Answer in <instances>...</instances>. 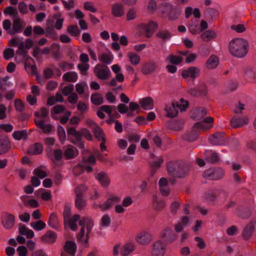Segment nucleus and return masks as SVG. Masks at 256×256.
<instances>
[{"label":"nucleus","instance_id":"f257e3e1","mask_svg":"<svg viewBox=\"0 0 256 256\" xmlns=\"http://www.w3.org/2000/svg\"><path fill=\"white\" fill-rule=\"evenodd\" d=\"M228 48L232 56L242 58L245 56L248 52V44L244 39L235 38L230 42Z\"/></svg>","mask_w":256,"mask_h":256},{"label":"nucleus","instance_id":"f03ea898","mask_svg":"<svg viewBox=\"0 0 256 256\" xmlns=\"http://www.w3.org/2000/svg\"><path fill=\"white\" fill-rule=\"evenodd\" d=\"M168 174L176 178H184L187 176L190 172L188 166L177 161H171L167 164Z\"/></svg>","mask_w":256,"mask_h":256},{"label":"nucleus","instance_id":"7ed1b4c3","mask_svg":"<svg viewBox=\"0 0 256 256\" xmlns=\"http://www.w3.org/2000/svg\"><path fill=\"white\" fill-rule=\"evenodd\" d=\"M82 226L78 240L84 244H87L88 241L89 234L91 232L94 226V222L90 218H82L78 222Z\"/></svg>","mask_w":256,"mask_h":256},{"label":"nucleus","instance_id":"20e7f679","mask_svg":"<svg viewBox=\"0 0 256 256\" xmlns=\"http://www.w3.org/2000/svg\"><path fill=\"white\" fill-rule=\"evenodd\" d=\"M48 109L46 107H42L40 111L34 112V116L36 117V118L34 120L36 125L45 134L50 133L52 131V126L50 124H46L44 120L38 118H45L48 116Z\"/></svg>","mask_w":256,"mask_h":256},{"label":"nucleus","instance_id":"39448f33","mask_svg":"<svg viewBox=\"0 0 256 256\" xmlns=\"http://www.w3.org/2000/svg\"><path fill=\"white\" fill-rule=\"evenodd\" d=\"M188 106V102L183 98L180 99V103L174 102L171 104H166L164 108L166 116L170 118H174L177 116L178 110L181 112L185 111Z\"/></svg>","mask_w":256,"mask_h":256},{"label":"nucleus","instance_id":"423d86ee","mask_svg":"<svg viewBox=\"0 0 256 256\" xmlns=\"http://www.w3.org/2000/svg\"><path fill=\"white\" fill-rule=\"evenodd\" d=\"M224 171L220 168H210L203 173V177L210 180H218L224 176Z\"/></svg>","mask_w":256,"mask_h":256},{"label":"nucleus","instance_id":"0eeeda50","mask_svg":"<svg viewBox=\"0 0 256 256\" xmlns=\"http://www.w3.org/2000/svg\"><path fill=\"white\" fill-rule=\"evenodd\" d=\"M212 128V125H208L204 122L200 121L194 124L193 127L192 132L188 136L186 140L190 142H193L196 140L198 137V134L194 132L196 129H200L202 130H208Z\"/></svg>","mask_w":256,"mask_h":256},{"label":"nucleus","instance_id":"6e6552de","mask_svg":"<svg viewBox=\"0 0 256 256\" xmlns=\"http://www.w3.org/2000/svg\"><path fill=\"white\" fill-rule=\"evenodd\" d=\"M2 226L6 229L12 228L15 224V216L8 212H3L1 216Z\"/></svg>","mask_w":256,"mask_h":256},{"label":"nucleus","instance_id":"1a4fd4ad","mask_svg":"<svg viewBox=\"0 0 256 256\" xmlns=\"http://www.w3.org/2000/svg\"><path fill=\"white\" fill-rule=\"evenodd\" d=\"M135 239L138 244L145 246L150 242L152 240V236L148 232L142 231L137 234Z\"/></svg>","mask_w":256,"mask_h":256},{"label":"nucleus","instance_id":"9d476101","mask_svg":"<svg viewBox=\"0 0 256 256\" xmlns=\"http://www.w3.org/2000/svg\"><path fill=\"white\" fill-rule=\"evenodd\" d=\"M26 24L23 20L18 17L12 20L11 36L20 33Z\"/></svg>","mask_w":256,"mask_h":256},{"label":"nucleus","instance_id":"9b49d317","mask_svg":"<svg viewBox=\"0 0 256 256\" xmlns=\"http://www.w3.org/2000/svg\"><path fill=\"white\" fill-rule=\"evenodd\" d=\"M139 26L144 31L147 38H150L157 29L158 24L156 22L150 21L148 24H142Z\"/></svg>","mask_w":256,"mask_h":256},{"label":"nucleus","instance_id":"f8f14e48","mask_svg":"<svg viewBox=\"0 0 256 256\" xmlns=\"http://www.w3.org/2000/svg\"><path fill=\"white\" fill-rule=\"evenodd\" d=\"M200 72V70L195 66H190L186 70H184L182 72V78H190L192 80H194L198 76Z\"/></svg>","mask_w":256,"mask_h":256},{"label":"nucleus","instance_id":"ddd939ff","mask_svg":"<svg viewBox=\"0 0 256 256\" xmlns=\"http://www.w3.org/2000/svg\"><path fill=\"white\" fill-rule=\"evenodd\" d=\"M165 247L162 242L158 240L154 242L152 246V256H163L165 254Z\"/></svg>","mask_w":256,"mask_h":256},{"label":"nucleus","instance_id":"4468645a","mask_svg":"<svg viewBox=\"0 0 256 256\" xmlns=\"http://www.w3.org/2000/svg\"><path fill=\"white\" fill-rule=\"evenodd\" d=\"M224 133L216 132L209 138L210 142L213 145H224L225 144Z\"/></svg>","mask_w":256,"mask_h":256},{"label":"nucleus","instance_id":"2eb2a0df","mask_svg":"<svg viewBox=\"0 0 256 256\" xmlns=\"http://www.w3.org/2000/svg\"><path fill=\"white\" fill-rule=\"evenodd\" d=\"M57 238L56 234L51 230L47 231L46 234L40 237V240L46 244H52L56 241Z\"/></svg>","mask_w":256,"mask_h":256},{"label":"nucleus","instance_id":"dca6fc26","mask_svg":"<svg viewBox=\"0 0 256 256\" xmlns=\"http://www.w3.org/2000/svg\"><path fill=\"white\" fill-rule=\"evenodd\" d=\"M164 6L166 10L164 11V12H166L168 10L170 11L168 16L169 20H174L179 17L180 12L176 8L173 9L171 4L168 3L165 4Z\"/></svg>","mask_w":256,"mask_h":256},{"label":"nucleus","instance_id":"f3484780","mask_svg":"<svg viewBox=\"0 0 256 256\" xmlns=\"http://www.w3.org/2000/svg\"><path fill=\"white\" fill-rule=\"evenodd\" d=\"M248 118L246 116L240 118H233L230 120V124L232 127L238 128L242 126L248 124Z\"/></svg>","mask_w":256,"mask_h":256},{"label":"nucleus","instance_id":"a211bd4d","mask_svg":"<svg viewBox=\"0 0 256 256\" xmlns=\"http://www.w3.org/2000/svg\"><path fill=\"white\" fill-rule=\"evenodd\" d=\"M34 63V60L31 58H27L24 63L26 70L28 74L32 75L36 74L37 73V68Z\"/></svg>","mask_w":256,"mask_h":256},{"label":"nucleus","instance_id":"6ab92c4d","mask_svg":"<svg viewBox=\"0 0 256 256\" xmlns=\"http://www.w3.org/2000/svg\"><path fill=\"white\" fill-rule=\"evenodd\" d=\"M162 238H164L168 242H172L176 238L177 236L172 229L168 228H166L162 233Z\"/></svg>","mask_w":256,"mask_h":256},{"label":"nucleus","instance_id":"aec40b11","mask_svg":"<svg viewBox=\"0 0 256 256\" xmlns=\"http://www.w3.org/2000/svg\"><path fill=\"white\" fill-rule=\"evenodd\" d=\"M9 79L8 76L0 78V94H3L12 86V84L8 81Z\"/></svg>","mask_w":256,"mask_h":256},{"label":"nucleus","instance_id":"412c9836","mask_svg":"<svg viewBox=\"0 0 256 256\" xmlns=\"http://www.w3.org/2000/svg\"><path fill=\"white\" fill-rule=\"evenodd\" d=\"M139 102L141 107L146 110H152L154 107V100L150 96L140 100Z\"/></svg>","mask_w":256,"mask_h":256},{"label":"nucleus","instance_id":"4be33fe9","mask_svg":"<svg viewBox=\"0 0 256 256\" xmlns=\"http://www.w3.org/2000/svg\"><path fill=\"white\" fill-rule=\"evenodd\" d=\"M136 248V246L133 242L126 244L120 249V254L122 256H128Z\"/></svg>","mask_w":256,"mask_h":256},{"label":"nucleus","instance_id":"5701e85b","mask_svg":"<svg viewBox=\"0 0 256 256\" xmlns=\"http://www.w3.org/2000/svg\"><path fill=\"white\" fill-rule=\"evenodd\" d=\"M124 14V6L120 3L114 4L112 7V14L115 17H121Z\"/></svg>","mask_w":256,"mask_h":256},{"label":"nucleus","instance_id":"b1692460","mask_svg":"<svg viewBox=\"0 0 256 256\" xmlns=\"http://www.w3.org/2000/svg\"><path fill=\"white\" fill-rule=\"evenodd\" d=\"M94 176L95 178L99 181L102 186L106 187L109 185L110 180L107 174L105 172H101L96 174H95Z\"/></svg>","mask_w":256,"mask_h":256},{"label":"nucleus","instance_id":"393cba45","mask_svg":"<svg viewBox=\"0 0 256 256\" xmlns=\"http://www.w3.org/2000/svg\"><path fill=\"white\" fill-rule=\"evenodd\" d=\"M94 72L96 74V76L101 80H106L109 76L110 74V71L108 66L100 69L96 68Z\"/></svg>","mask_w":256,"mask_h":256},{"label":"nucleus","instance_id":"a878e982","mask_svg":"<svg viewBox=\"0 0 256 256\" xmlns=\"http://www.w3.org/2000/svg\"><path fill=\"white\" fill-rule=\"evenodd\" d=\"M42 151L43 146L42 144L36 142L29 147L28 152L29 154L38 155L42 153Z\"/></svg>","mask_w":256,"mask_h":256},{"label":"nucleus","instance_id":"bb28decb","mask_svg":"<svg viewBox=\"0 0 256 256\" xmlns=\"http://www.w3.org/2000/svg\"><path fill=\"white\" fill-rule=\"evenodd\" d=\"M64 248L66 254L72 256H74L76 250V246L74 242L67 241L64 244Z\"/></svg>","mask_w":256,"mask_h":256},{"label":"nucleus","instance_id":"cd10ccee","mask_svg":"<svg viewBox=\"0 0 256 256\" xmlns=\"http://www.w3.org/2000/svg\"><path fill=\"white\" fill-rule=\"evenodd\" d=\"M158 68V65L154 62H148L142 67V72L144 74H148L154 72Z\"/></svg>","mask_w":256,"mask_h":256},{"label":"nucleus","instance_id":"c85d7f7f","mask_svg":"<svg viewBox=\"0 0 256 256\" xmlns=\"http://www.w3.org/2000/svg\"><path fill=\"white\" fill-rule=\"evenodd\" d=\"M78 154L77 149L72 146H69L64 152V156L66 160H70L76 157Z\"/></svg>","mask_w":256,"mask_h":256},{"label":"nucleus","instance_id":"c756f323","mask_svg":"<svg viewBox=\"0 0 256 256\" xmlns=\"http://www.w3.org/2000/svg\"><path fill=\"white\" fill-rule=\"evenodd\" d=\"M88 124L90 125H94V126L93 130V132L94 134V136L96 138H98V140L105 138H104V134L103 131L100 128L96 126V124L92 120H89Z\"/></svg>","mask_w":256,"mask_h":256},{"label":"nucleus","instance_id":"7c9ffc66","mask_svg":"<svg viewBox=\"0 0 256 256\" xmlns=\"http://www.w3.org/2000/svg\"><path fill=\"white\" fill-rule=\"evenodd\" d=\"M10 148V144L8 140L0 138V155L6 153Z\"/></svg>","mask_w":256,"mask_h":256},{"label":"nucleus","instance_id":"2f4dec72","mask_svg":"<svg viewBox=\"0 0 256 256\" xmlns=\"http://www.w3.org/2000/svg\"><path fill=\"white\" fill-rule=\"evenodd\" d=\"M78 78L77 74L74 72H68L65 73L62 76V80L65 82H74Z\"/></svg>","mask_w":256,"mask_h":256},{"label":"nucleus","instance_id":"473e14b6","mask_svg":"<svg viewBox=\"0 0 256 256\" xmlns=\"http://www.w3.org/2000/svg\"><path fill=\"white\" fill-rule=\"evenodd\" d=\"M99 60L106 64H110L113 60V56L110 52H103L98 56Z\"/></svg>","mask_w":256,"mask_h":256},{"label":"nucleus","instance_id":"72a5a7b5","mask_svg":"<svg viewBox=\"0 0 256 256\" xmlns=\"http://www.w3.org/2000/svg\"><path fill=\"white\" fill-rule=\"evenodd\" d=\"M164 159L162 157H159L156 160H154L150 163V166L152 168L151 174L153 176L156 172V170L160 168L164 162Z\"/></svg>","mask_w":256,"mask_h":256},{"label":"nucleus","instance_id":"f704fd0d","mask_svg":"<svg viewBox=\"0 0 256 256\" xmlns=\"http://www.w3.org/2000/svg\"><path fill=\"white\" fill-rule=\"evenodd\" d=\"M190 32L194 34H196L200 32L199 23L198 20H192L191 22L188 25Z\"/></svg>","mask_w":256,"mask_h":256},{"label":"nucleus","instance_id":"c9c22d12","mask_svg":"<svg viewBox=\"0 0 256 256\" xmlns=\"http://www.w3.org/2000/svg\"><path fill=\"white\" fill-rule=\"evenodd\" d=\"M207 114V110L204 108H199L195 110L192 115V118L195 120H200Z\"/></svg>","mask_w":256,"mask_h":256},{"label":"nucleus","instance_id":"e433bc0d","mask_svg":"<svg viewBox=\"0 0 256 256\" xmlns=\"http://www.w3.org/2000/svg\"><path fill=\"white\" fill-rule=\"evenodd\" d=\"M254 230V226L252 223H249L244 228L242 232V237L247 240L252 235Z\"/></svg>","mask_w":256,"mask_h":256},{"label":"nucleus","instance_id":"4c0bfd02","mask_svg":"<svg viewBox=\"0 0 256 256\" xmlns=\"http://www.w3.org/2000/svg\"><path fill=\"white\" fill-rule=\"evenodd\" d=\"M216 36L215 32L212 30H208L204 32L200 36V38L204 42H208Z\"/></svg>","mask_w":256,"mask_h":256},{"label":"nucleus","instance_id":"58836bf2","mask_svg":"<svg viewBox=\"0 0 256 256\" xmlns=\"http://www.w3.org/2000/svg\"><path fill=\"white\" fill-rule=\"evenodd\" d=\"M218 58L215 56H211L207 60L206 66L208 69H214L218 66Z\"/></svg>","mask_w":256,"mask_h":256},{"label":"nucleus","instance_id":"ea45409f","mask_svg":"<svg viewBox=\"0 0 256 256\" xmlns=\"http://www.w3.org/2000/svg\"><path fill=\"white\" fill-rule=\"evenodd\" d=\"M48 155L53 162H56V161L61 160L62 157V152L61 150L56 149L54 150L53 156L50 153H48Z\"/></svg>","mask_w":256,"mask_h":256},{"label":"nucleus","instance_id":"a19ab883","mask_svg":"<svg viewBox=\"0 0 256 256\" xmlns=\"http://www.w3.org/2000/svg\"><path fill=\"white\" fill-rule=\"evenodd\" d=\"M48 224L52 228L57 229L58 228L59 224L57 216L55 214H52L50 216L48 220Z\"/></svg>","mask_w":256,"mask_h":256},{"label":"nucleus","instance_id":"79ce46f5","mask_svg":"<svg viewBox=\"0 0 256 256\" xmlns=\"http://www.w3.org/2000/svg\"><path fill=\"white\" fill-rule=\"evenodd\" d=\"M72 136L74 137L75 140L72 141V142L78 146L80 148H82L84 147V144L82 141V130H80V132L77 131Z\"/></svg>","mask_w":256,"mask_h":256},{"label":"nucleus","instance_id":"37998d69","mask_svg":"<svg viewBox=\"0 0 256 256\" xmlns=\"http://www.w3.org/2000/svg\"><path fill=\"white\" fill-rule=\"evenodd\" d=\"M90 100L92 104L99 106L103 104L104 99L102 96L98 93H94L91 96Z\"/></svg>","mask_w":256,"mask_h":256},{"label":"nucleus","instance_id":"c03bdc74","mask_svg":"<svg viewBox=\"0 0 256 256\" xmlns=\"http://www.w3.org/2000/svg\"><path fill=\"white\" fill-rule=\"evenodd\" d=\"M206 160L210 163H216L219 160L218 154L212 151L208 152H206Z\"/></svg>","mask_w":256,"mask_h":256},{"label":"nucleus","instance_id":"a18cd8bd","mask_svg":"<svg viewBox=\"0 0 256 256\" xmlns=\"http://www.w3.org/2000/svg\"><path fill=\"white\" fill-rule=\"evenodd\" d=\"M128 56L130 63L134 66L138 65L140 60V56L132 52H130L128 54Z\"/></svg>","mask_w":256,"mask_h":256},{"label":"nucleus","instance_id":"49530a36","mask_svg":"<svg viewBox=\"0 0 256 256\" xmlns=\"http://www.w3.org/2000/svg\"><path fill=\"white\" fill-rule=\"evenodd\" d=\"M220 194H223V192H220L218 191L209 192L206 194L205 198L208 202H213L215 201L216 196H218Z\"/></svg>","mask_w":256,"mask_h":256},{"label":"nucleus","instance_id":"de8ad7c7","mask_svg":"<svg viewBox=\"0 0 256 256\" xmlns=\"http://www.w3.org/2000/svg\"><path fill=\"white\" fill-rule=\"evenodd\" d=\"M80 218L78 214H74L72 218H68V224L70 228L72 230H76L77 229L76 222Z\"/></svg>","mask_w":256,"mask_h":256},{"label":"nucleus","instance_id":"09e8293b","mask_svg":"<svg viewBox=\"0 0 256 256\" xmlns=\"http://www.w3.org/2000/svg\"><path fill=\"white\" fill-rule=\"evenodd\" d=\"M30 226L36 231H40L45 228L46 224L41 220H38L30 224Z\"/></svg>","mask_w":256,"mask_h":256},{"label":"nucleus","instance_id":"8fccbe9b","mask_svg":"<svg viewBox=\"0 0 256 256\" xmlns=\"http://www.w3.org/2000/svg\"><path fill=\"white\" fill-rule=\"evenodd\" d=\"M67 32L72 36H78L80 34V30L77 25H70L68 26Z\"/></svg>","mask_w":256,"mask_h":256},{"label":"nucleus","instance_id":"3c124183","mask_svg":"<svg viewBox=\"0 0 256 256\" xmlns=\"http://www.w3.org/2000/svg\"><path fill=\"white\" fill-rule=\"evenodd\" d=\"M13 138L20 140L22 139H26L27 138V132L26 130L14 131L12 134Z\"/></svg>","mask_w":256,"mask_h":256},{"label":"nucleus","instance_id":"603ef678","mask_svg":"<svg viewBox=\"0 0 256 256\" xmlns=\"http://www.w3.org/2000/svg\"><path fill=\"white\" fill-rule=\"evenodd\" d=\"M87 189V187L84 184H80L77 186L75 188L76 198H82Z\"/></svg>","mask_w":256,"mask_h":256},{"label":"nucleus","instance_id":"864d4df0","mask_svg":"<svg viewBox=\"0 0 256 256\" xmlns=\"http://www.w3.org/2000/svg\"><path fill=\"white\" fill-rule=\"evenodd\" d=\"M172 35L168 30H160L156 34V36L162 40H169Z\"/></svg>","mask_w":256,"mask_h":256},{"label":"nucleus","instance_id":"5fc2aeb1","mask_svg":"<svg viewBox=\"0 0 256 256\" xmlns=\"http://www.w3.org/2000/svg\"><path fill=\"white\" fill-rule=\"evenodd\" d=\"M167 60L172 64H178L182 62L183 58L180 56L170 54L168 57Z\"/></svg>","mask_w":256,"mask_h":256},{"label":"nucleus","instance_id":"6e6d98bb","mask_svg":"<svg viewBox=\"0 0 256 256\" xmlns=\"http://www.w3.org/2000/svg\"><path fill=\"white\" fill-rule=\"evenodd\" d=\"M86 206V201L82 198H76L75 199V206L78 210H81Z\"/></svg>","mask_w":256,"mask_h":256},{"label":"nucleus","instance_id":"4d7b16f0","mask_svg":"<svg viewBox=\"0 0 256 256\" xmlns=\"http://www.w3.org/2000/svg\"><path fill=\"white\" fill-rule=\"evenodd\" d=\"M244 77L248 82H252L255 78L256 74L252 70L248 69L245 71Z\"/></svg>","mask_w":256,"mask_h":256},{"label":"nucleus","instance_id":"13d9d810","mask_svg":"<svg viewBox=\"0 0 256 256\" xmlns=\"http://www.w3.org/2000/svg\"><path fill=\"white\" fill-rule=\"evenodd\" d=\"M44 34L46 37L54 40H56L58 38L57 32L52 28H47Z\"/></svg>","mask_w":256,"mask_h":256},{"label":"nucleus","instance_id":"bf43d9fd","mask_svg":"<svg viewBox=\"0 0 256 256\" xmlns=\"http://www.w3.org/2000/svg\"><path fill=\"white\" fill-rule=\"evenodd\" d=\"M57 130L59 140L62 144H64V142H65L66 138L64 129L61 126H58Z\"/></svg>","mask_w":256,"mask_h":256},{"label":"nucleus","instance_id":"052dcab7","mask_svg":"<svg viewBox=\"0 0 256 256\" xmlns=\"http://www.w3.org/2000/svg\"><path fill=\"white\" fill-rule=\"evenodd\" d=\"M14 106L16 111L22 112L25 109L24 103L20 99L16 98L14 100Z\"/></svg>","mask_w":256,"mask_h":256},{"label":"nucleus","instance_id":"680f3d73","mask_svg":"<svg viewBox=\"0 0 256 256\" xmlns=\"http://www.w3.org/2000/svg\"><path fill=\"white\" fill-rule=\"evenodd\" d=\"M137 10L134 8H130L127 12L126 18L127 20H131L136 18Z\"/></svg>","mask_w":256,"mask_h":256},{"label":"nucleus","instance_id":"e2e57ef3","mask_svg":"<svg viewBox=\"0 0 256 256\" xmlns=\"http://www.w3.org/2000/svg\"><path fill=\"white\" fill-rule=\"evenodd\" d=\"M206 16L212 20H216L218 16V11L212 8H208L206 12Z\"/></svg>","mask_w":256,"mask_h":256},{"label":"nucleus","instance_id":"0e129e2a","mask_svg":"<svg viewBox=\"0 0 256 256\" xmlns=\"http://www.w3.org/2000/svg\"><path fill=\"white\" fill-rule=\"evenodd\" d=\"M2 26L7 34L11 36L12 24L10 20H4L2 22Z\"/></svg>","mask_w":256,"mask_h":256},{"label":"nucleus","instance_id":"69168bd1","mask_svg":"<svg viewBox=\"0 0 256 256\" xmlns=\"http://www.w3.org/2000/svg\"><path fill=\"white\" fill-rule=\"evenodd\" d=\"M84 8L87 11H90L92 12H96L97 9L94 7V4L91 2H86L84 4Z\"/></svg>","mask_w":256,"mask_h":256},{"label":"nucleus","instance_id":"338daca9","mask_svg":"<svg viewBox=\"0 0 256 256\" xmlns=\"http://www.w3.org/2000/svg\"><path fill=\"white\" fill-rule=\"evenodd\" d=\"M58 66L64 71L72 70L74 68V65L72 63H69L65 61H63L58 64Z\"/></svg>","mask_w":256,"mask_h":256},{"label":"nucleus","instance_id":"774afa93","mask_svg":"<svg viewBox=\"0 0 256 256\" xmlns=\"http://www.w3.org/2000/svg\"><path fill=\"white\" fill-rule=\"evenodd\" d=\"M77 109L81 113H84L88 110V104L82 102H79L77 105Z\"/></svg>","mask_w":256,"mask_h":256}]
</instances>
